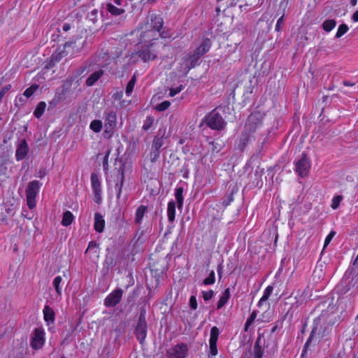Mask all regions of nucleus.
Masks as SVG:
<instances>
[{"mask_svg": "<svg viewBox=\"0 0 358 358\" xmlns=\"http://www.w3.org/2000/svg\"><path fill=\"white\" fill-rule=\"evenodd\" d=\"M199 59L194 52L187 54L181 59L179 63L178 71L186 76L191 69L194 68L199 64Z\"/></svg>", "mask_w": 358, "mask_h": 358, "instance_id": "423d86ee", "label": "nucleus"}, {"mask_svg": "<svg viewBox=\"0 0 358 358\" xmlns=\"http://www.w3.org/2000/svg\"><path fill=\"white\" fill-rule=\"evenodd\" d=\"M215 282V274L213 271H211L209 275L205 278L202 282L204 285H210L214 284Z\"/></svg>", "mask_w": 358, "mask_h": 358, "instance_id": "a19ab883", "label": "nucleus"}, {"mask_svg": "<svg viewBox=\"0 0 358 358\" xmlns=\"http://www.w3.org/2000/svg\"><path fill=\"white\" fill-rule=\"evenodd\" d=\"M155 122V118L153 116L149 115L146 117V119L144 121L143 129L145 131L149 130L153 125Z\"/></svg>", "mask_w": 358, "mask_h": 358, "instance_id": "ea45409f", "label": "nucleus"}, {"mask_svg": "<svg viewBox=\"0 0 358 358\" xmlns=\"http://www.w3.org/2000/svg\"><path fill=\"white\" fill-rule=\"evenodd\" d=\"M122 97H123V92L122 91L116 92L112 96V98L114 101H121Z\"/></svg>", "mask_w": 358, "mask_h": 358, "instance_id": "13d9d810", "label": "nucleus"}, {"mask_svg": "<svg viewBox=\"0 0 358 358\" xmlns=\"http://www.w3.org/2000/svg\"><path fill=\"white\" fill-rule=\"evenodd\" d=\"M230 297V289L228 287L222 293L217 304V308L220 309L226 305Z\"/></svg>", "mask_w": 358, "mask_h": 358, "instance_id": "a878e982", "label": "nucleus"}, {"mask_svg": "<svg viewBox=\"0 0 358 358\" xmlns=\"http://www.w3.org/2000/svg\"><path fill=\"white\" fill-rule=\"evenodd\" d=\"M103 264L107 269L113 268L115 266L113 257L111 256H107L104 260Z\"/></svg>", "mask_w": 358, "mask_h": 358, "instance_id": "49530a36", "label": "nucleus"}, {"mask_svg": "<svg viewBox=\"0 0 358 358\" xmlns=\"http://www.w3.org/2000/svg\"><path fill=\"white\" fill-rule=\"evenodd\" d=\"M208 144L210 145V150L213 154L218 153L224 147L222 143L215 141H208Z\"/></svg>", "mask_w": 358, "mask_h": 358, "instance_id": "72a5a7b5", "label": "nucleus"}, {"mask_svg": "<svg viewBox=\"0 0 358 358\" xmlns=\"http://www.w3.org/2000/svg\"><path fill=\"white\" fill-rule=\"evenodd\" d=\"M358 286V275L346 272L336 289L338 294L344 295Z\"/></svg>", "mask_w": 358, "mask_h": 358, "instance_id": "20e7f679", "label": "nucleus"}, {"mask_svg": "<svg viewBox=\"0 0 358 358\" xmlns=\"http://www.w3.org/2000/svg\"><path fill=\"white\" fill-rule=\"evenodd\" d=\"M37 88L38 85H33L30 86L24 92V96H25L27 98H29L35 92Z\"/></svg>", "mask_w": 358, "mask_h": 358, "instance_id": "09e8293b", "label": "nucleus"}, {"mask_svg": "<svg viewBox=\"0 0 358 358\" xmlns=\"http://www.w3.org/2000/svg\"><path fill=\"white\" fill-rule=\"evenodd\" d=\"M123 290L122 289H116L108 294L104 299L103 304L106 307H115L117 305L122 297Z\"/></svg>", "mask_w": 358, "mask_h": 358, "instance_id": "ddd939ff", "label": "nucleus"}, {"mask_svg": "<svg viewBox=\"0 0 358 358\" xmlns=\"http://www.w3.org/2000/svg\"><path fill=\"white\" fill-rule=\"evenodd\" d=\"M205 122L208 127L217 131L223 129L226 125V122L222 115L215 110H212L205 117Z\"/></svg>", "mask_w": 358, "mask_h": 358, "instance_id": "0eeeda50", "label": "nucleus"}, {"mask_svg": "<svg viewBox=\"0 0 358 358\" xmlns=\"http://www.w3.org/2000/svg\"><path fill=\"white\" fill-rule=\"evenodd\" d=\"M117 180V182L116 183V185L115 186V189L117 192V198L120 199L121 194H122L124 182V171L123 169H119Z\"/></svg>", "mask_w": 358, "mask_h": 358, "instance_id": "aec40b11", "label": "nucleus"}, {"mask_svg": "<svg viewBox=\"0 0 358 358\" xmlns=\"http://www.w3.org/2000/svg\"><path fill=\"white\" fill-rule=\"evenodd\" d=\"M211 45V41L209 38H203L200 45L194 50V53L200 59L204 54L210 50Z\"/></svg>", "mask_w": 358, "mask_h": 358, "instance_id": "f3484780", "label": "nucleus"}, {"mask_svg": "<svg viewBox=\"0 0 358 358\" xmlns=\"http://www.w3.org/2000/svg\"><path fill=\"white\" fill-rule=\"evenodd\" d=\"M252 136V135L251 134L248 133V131L243 129L241 136L239 137L237 141V148L239 150H241V152L244 150L246 145L251 140Z\"/></svg>", "mask_w": 358, "mask_h": 358, "instance_id": "a211bd4d", "label": "nucleus"}, {"mask_svg": "<svg viewBox=\"0 0 358 358\" xmlns=\"http://www.w3.org/2000/svg\"><path fill=\"white\" fill-rule=\"evenodd\" d=\"M166 134L165 129H159L157 135L154 138L152 146L153 149L160 150L164 145V138Z\"/></svg>", "mask_w": 358, "mask_h": 358, "instance_id": "6ab92c4d", "label": "nucleus"}, {"mask_svg": "<svg viewBox=\"0 0 358 358\" xmlns=\"http://www.w3.org/2000/svg\"><path fill=\"white\" fill-rule=\"evenodd\" d=\"M164 47L165 44L163 42L145 43L138 50L137 55L143 62H149L156 59L159 50Z\"/></svg>", "mask_w": 358, "mask_h": 358, "instance_id": "f03ea898", "label": "nucleus"}, {"mask_svg": "<svg viewBox=\"0 0 358 358\" xmlns=\"http://www.w3.org/2000/svg\"><path fill=\"white\" fill-rule=\"evenodd\" d=\"M222 270H223V266L222 264H220L217 266V273H218V275L220 278L222 277Z\"/></svg>", "mask_w": 358, "mask_h": 358, "instance_id": "0e129e2a", "label": "nucleus"}, {"mask_svg": "<svg viewBox=\"0 0 358 358\" xmlns=\"http://www.w3.org/2000/svg\"><path fill=\"white\" fill-rule=\"evenodd\" d=\"M343 199V196H341V195H336V196H334L332 199L331 207L334 210L338 208V207L339 206L340 203L342 201Z\"/></svg>", "mask_w": 358, "mask_h": 358, "instance_id": "c03bdc74", "label": "nucleus"}, {"mask_svg": "<svg viewBox=\"0 0 358 358\" xmlns=\"http://www.w3.org/2000/svg\"><path fill=\"white\" fill-rule=\"evenodd\" d=\"M29 150L28 143L26 139L20 141L15 151V158L17 161H21L25 158Z\"/></svg>", "mask_w": 358, "mask_h": 358, "instance_id": "dca6fc26", "label": "nucleus"}, {"mask_svg": "<svg viewBox=\"0 0 358 358\" xmlns=\"http://www.w3.org/2000/svg\"><path fill=\"white\" fill-rule=\"evenodd\" d=\"M350 3L354 6L357 3V0H350Z\"/></svg>", "mask_w": 358, "mask_h": 358, "instance_id": "774afa93", "label": "nucleus"}, {"mask_svg": "<svg viewBox=\"0 0 358 358\" xmlns=\"http://www.w3.org/2000/svg\"><path fill=\"white\" fill-rule=\"evenodd\" d=\"M69 29H70V25H69V24H64L63 25V29H64V31H66L69 30Z\"/></svg>", "mask_w": 358, "mask_h": 358, "instance_id": "338daca9", "label": "nucleus"}, {"mask_svg": "<svg viewBox=\"0 0 358 358\" xmlns=\"http://www.w3.org/2000/svg\"><path fill=\"white\" fill-rule=\"evenodd\" d=\"M104 131L103 133L105 138H110L117 126V113L113 110H106L103 112Z\"/></svg>", "mask_w": 358, "mask_h": 358, "instance_id": "7ed1b4c3", "label": "nucleus"}, {"mask_svg": "<svg viewBox=\"0 0 358 358\" xmlns=\"http://www.w3.org/2000/svg\"><path fill=\"white\" fill-rule=\"evenodd\" d=\"M220 334V330L217 327H213L210 329V336L209 339V343L217 344V339Z\"/></svg>", "mask_w": 358, "mask_h": 358, "instance_id": "473e14b6", "label": "nucleus"}, {"mask_svg": "<svg viewBox=\"0 0 358 358\" xmlns=\"http://www.w3.org/2000/svg\"><path fill=\"white\" fill-rule=\"evenodd\" d=\"M92 188L94 194V201L97 203L101 201V186L98 176L92 173L90 176Z\"/></svg>", "mask_w": 358, "mask_h": 358, "instance_id": "2eb2a0df", "label": "nucleus"}, {"mask_svg": "<svg viewBox=\"0 0 358 358\" xmlns=\"http://www.w3.org/2000/svg\"><path fill=\"white\" fill-rule=\"evenodd\" d=\"M73 218V215L71 211H65L63 214L62 224L65 227L70 225L72 223Z\"/></svg>", "mask_w": 358, "mask_h": 358, "instance_id": "c85d7f7f", "label": "nucleus"}, {"mask_svg": "<svg viewBox=\"0 0 358 358\" xmlns=\"http://www.w3.org/2000/svg\"><path fill=\"white\" fill-rule=\"evenodd\" d=\"M103 74L101 69L93 72L87 79L86 85L87 86H92Z\"/></svg>", "mask_w": 358, "mask_h": 358, "instance_id": "b1692460", "label": "nucleus"}, {"mask_svg": "<svg viewBox=\"0 0 358 358\" xmlns=\"http://www.w3.org/2000/svg\"><path fill=\"white\" fill-rule=\"evenodd\" d=\"M353 22H358V10L355 11L351 17Z\"/></svg>", "mask_w": 358, "mask_h": 358, "instance_id": "e2e57ef3", "label": "nucleus"}, {"mask_svg": "<svg viewBox=\"0 0 358 358\" xmlns=\"http://www.w3.org/2000/svg\"><path fill=\"white\" fill-rule=\"evenodd\" d=\"M348 29H349V28H348V25L345 24H342L339 25L335 37L336 38H341L345 33H347Z\"/></svg>", "mask_w": 358, "mask_h": 358, "instance_id": "79ce46f5", "label": "nucleus"}, {"mask_svg": "<svg viewBox=\"0 0 358 358\" xmlns=\"http://www.w3.org/2000/svg\"><path fill=\"white\" fill-rule=\"evenodd\" d=\"M62 281V278L61 276H56L52 282L53 287L59 296L62 295V287L60 286Z\"/></svg>", "mask_w": 358, "mask_h": 358, "instance_id": "58836bf2", "label": "nucleus"}, {"mask_svg": "<svg viewBox=\"0 0 358 358\" xmlns=\"http://www.w3.org/2000/svg\"><path fill=\"white\" fill-rule=\"evenodd\" d=\"M90 128L95 133H99L103 128V122L100 120H94L91 122Z\"/></svg>", "mask_w": 358, "mask_h": 358, "instance_id": "2f4dec72", "label": "nucleus"}, {"mask_svg": "<svg viewBox=\"0 0 358 358\" xmlns=\"http://www.w3.org/2000/svg\"><path fill=\"white\" fill-rule=\"evenodd\" d=\"M343 85L347 87H352L355 85V83L348 80H344Z\"/></svg>", "mask_w": 358, "mask_h": 358, "instance_id": "69168bd1", "label": "nucleus"}, {"mask_svg": "<svg viewBox=\"0 0 358 358\" xmlns=\"http://www.w3.org/2000/svg\"><path fill=\"white\" fill-rule=\"evenodd\" d=\"M214 292L212 289H210L208 291H202V296L204 299V301H207L213 298L214 296Z\"/></svg>", "mask_w": 358, "mask_h": 358, "instance_id": "603ef678", "label": "nucleus"}, {"mask_svg": "<svg viewBox=\"0 0 358 358\" xmlns=\"http://www.w3.org/2000/svg\"><path fill=\"white\" fill-rule=\"evenodd\" d=\"M75 46V42L73 41H67L66 42L63 47H59L56 51L52 55L49 61V66L52 67L55 64L61 61V59L69 54V49L73 48Z\"/></svg>", "mask_w": 358, "mask_h": 358, "instance_id": "6e6552de", "label": "nucleus"}, {"mask_svg": "<svg viewBox=\"0 0 358 358\" xmlns=\"http://www.w3.org/2000/svg\"><path fill=\"white\" fill-rule=\"evenodd\" d=\"M136 76H133L132 78H131V80L128 82L127 87H126L125 93H126L127 96H130L131 94V93L134 90L135 84H136Z\"/></svg>", "mask_w": 358, "mask_h": 358, "instance_id": "4c0bfd02", "label": "nucleus"}, {"mask_svg": "<svg viewBox=\"0 0 358 358\" xmlns=\"http://www.w3.org/2000/svg\"><path fill=\"white\" fill-rule=\"evenodd\" d=\"M167 216L170 222H173L176 217V202L173 200L168 203Z\"/></svg>", "mask_w": 358, "mask_h": 358, "instance_id": "cd10ccee", "label": "nucleus"}, {"mask_svg": "<svg viewBox=\"0 0 358 358\" xmlns=\"http://www.w3.org/2000/svg\"><path fill=\"white\" fill-rule=\"evenodd\" d=\"M284 23V15H282L277 21V23L275 24V31H280L281 30V27Z\"/></svg>", "mask_w": 358, "mask_h": 358, "instance_id": "4d7b16f0", "label": "nucleus"}, {"mask_svg": "<svg viewBox=\"0 0 358 358\" xmlns=\"http://www.w3.org/2000/svg\"><path fill=\"white\" fill-rule=\"evenodd\" d=\"M160 155V150H155L152 148V146L151 147V151H150V161L151 162L154 163L155 162Z\"/></svg>", "mask_w": 358, "mask_h": 358, "instance_id": "de8ad7c7", "label": "nucleus"}, {"mask_svg": "<svg viewBox=\"0 0 358 358\" xmlns=\"http://www.w3.org/2000/svg\"><path fill=\"white\" fill-rule=\"evenodd\" d=\"M210 356L209 358H215L214 357L217 354V344L209 343Z\"/></svg>", "mask_w": 358, "mask_h": 358, "instance_id": "3c124183", "label": "nucleus"}, {"mask_svg": "<svg viewBox=\"0 0 358 358\" xmlns=\"http://www.w3.org/2000/svg\"><path fill=\"white\" fill-rule=\"evenodd\" d=\"M43 317L44 320L48 324L54 323L55 321V312L53 309L49 306H45L43 308Z\"/></svg>", "mask_w": 358, "mask_h": 358, "instance_id": "4be33fe9", "label": "nucleus"}, {"mask_svg": "<svg viewBox=\"0 0 358 358\" xmlns=\"http://www.w3.org/2000/svg\"><path fill=\"white\" fill-rule=\"evenodd\" d=\"M109 155H110V150H108L106 155L104 156L103 161V165L104 169H106V166H108Z\"/></svg>", "mask_w": 358, "mask_h": 358, "instance_id": "052dcab7", "label": "nucleus"}, {"mask_svg": "<svg viewBox=\"0 0 358 358\" xmlns=\"http://www.w3.org/2000/svg\"><path fill=\"white\" fill-rule=\"evenodd\" d=\"M98 249V245L94 241H90L88 244V247L85 251V253H92L95 256H97L99 253Z\"/></svg>", "mask_w": 358, "mask_h": 358, "instance_id": "e433bc0d", "label": "nucleus"}, {"mask_svg": "<svg viewBox=\"0 0 358 358\" xmlns=\"http://www.w3.org/2000/svg\"><path fill=\"white\" fill-rule=\"evenodd\" d=\"M259 339L256 341L254 345V358H262L264 350L259 344Z\"/></svg>", "mask_w": 358, "mask_h": 358, "instance_id": "c9c22d12", "label": "nucleus"}, {"mask_svg": "<svg viewBox=\"0 0 358 358\" xmlns=\"http://www.w3.org/2000/svg\"><path fill=\"white\" fill-rule=\"evenodd\" d=\"M44 335L45 333L43 329L36 328L34 329L31 342L32 348L38 350L43 346L45 342Z\"/></svg>", "mask_w": 358, "mask_h": 358, "instance_id": "4468645a", "label": "nucleus"}, {"mask_svg": "<svg viewBox=\"0 0 358 358\" xmlns=\"http://www.w3.org/2000/svg\"><path fill=\"white\" fill-rule=\"evenodd\" d=\"M336 24V21L334 19L326 20L322 23V28L325 31L329 32L335 28Z\"/></svg>", "mask_w": 358, "mask_h": 358, "instance_id": "c756f323", "label": "nucleus"}, {"mask_svg": "<svg viewBox=\"0 0 358 358\" xmlns=\"http://www.w3.org/2000/svg\"><path fill=\"white\" fill-rule=\"evenodd\" d=\"M273 287L271 285L268 286L264 289L263 296H262V298L260 299V300L258 303L259 306H261L264 301H266L269 298V296L271 295V294L273 292Z\"/></svg>", "mask_w": 358, "mask_h": 358, "instance_id": "f704fd0d", "label": "nucleus"}, {"mask_svg": "<svg viewBox=\"0 0 358 358\" xmlns=\"http://www.w3.org/2000/svg\"><path fill=\"white\" fill-rule=\"evenodd\" d=\"M187 354V345L181 343L169 348L166 352V357L167 358H186Z\"/></svg>", "mask_w": 358, "mask_h": 358, "instance_id": "f8f14e48", "label": "nucleus"}, {"mask_svg": "<svg viewBox=\"0 0 358 358\" xmlns=\"http://www.w3.org/2000/svg\"><path fill=\"white\" fill-rule=\"evenodd\" d=\"M146 312L141 310L138 315V322L135 329V335L141 344H143L147 336V322L145 320Z\"/></svg>", "mask_w": 358, "mask_h": 358, "instance_id": "1a4fd4ad", "label": "nucleus"}, {"mask_svg": "<svg viewBox=\"0 0 358 358\" xmlns=\"http://www.w3.org/2000/svg\"><path fill=\"white\" fill-rule=\"evenodd\" d=\"M10 85L4 86L0 91V101L1 99L5 96L6 93L10 89Z\"/></svg>", "mask_w": 358, "mask_h": 358, "instance_id": "bf43d9fd", "label": "nucleus"}, {"mask_svg": "<svg viewBox=\"0 0 358 358\" xmlns=\"http://www.w3.org/2000/svg\"><path fill=\"white\" fill-rule=\"evenodd\" d=\"M262 115L259 113H253L250 115L245 122L244 130L252 135L262 125Z\"/></svg>", "mask_w": 358, "mask_h": 358, "instance_id": "9b49d317", "label": "nucleus"}, {"mask_svg": "<svg viewBox=\"0 0 358 358\" xmlns=\"http://www.w3.org/2000/svg\"><path fill=\"white\" fill-rule=\"evenodd\" d=\"M189 303L192 309L196 310L197 308V301L196 296L192 295L190 296Z\"/></svg>", "mask_w": 358, "mask_h": 358, "instance_id": "5fc2aeb1", "label": "nucleus"}, {"mask_svg": "<svg viewBox=\"0 0 358 358\" xmlns=\"http://www.w3.org/2000/svg\"><path fill=\"white\" fill-rule=\"evenodd\" d=\"M113 3L120 8H124L125 6L126 0H113Z\"/></svg>", "mask_w": 358, "mask_h": 358, "instance_id": "680f3d73", "label": "nucleus"}, {"mask_svg": "<svg viewBox=\"0 0 358 358\" xmlns=\"http://www.w3.org/2000/svg\"><path fill=\"white\" fill-rule=\"evenodd\" d=\"M182 89V85L177 87L176 88H171L169 90V96H174L177 94H178Z\"/></svg>", "mask_w": 358, "mask_h": 358, "instance_id": "6e6d98bb", "label": "nucleus"}, {"mask_svg": "<svg viewBox=\"0 0 358 358\" xmlns=\"http://www.w3.org/2000/svg\"><path fill=\"white\" fill-rule=\"evenodd\" d=\"M148 207L145 206H140L136 210L135 213V223L137 224H141L143 221V218L145 214L147 213Z\"/></svg>", "mask_w": 358, "mask_h": 358, "instance_id": "5701e85b", "label": "nucleus"}, {"mask_svg": "<svg viewBox=\"0 0 358 358\" xmlns=\"http://www.w3.org/2000/svg\"><path fill=\"white\" fill-rule=\"evenodd\" d=\"M42 183L38 180H32L29 182L26 188L27 204L29 209H33L36 206V197L38 195L39 190Z\"/></svg>", "mask_w": 358, "mask_h": 358, "instance_id": "39448f33", "label": "nucleus"}, {"mask_svg": "<svg viewBox=\"0 0 358 358\" xmlns=\"http://www.w3.org/2000/svg\"><path fill=\"white\" fill-rule=\"evenodd\" d=\"M105 227V220L99 213H95L94 214V228L96 232L101 233L103 231Z\"/></svg>", "mask_w": 358, "mask_h": 358, "instance_id": "412c9836", "label": "nucleus"}, {"mask_svg": "<svg viewBox=\"0 0 358 358\" xmlns=\"http://www.w3.org/2000/svg\"><path fill=\"white\" fill-rule=\"evenodd\" d=\"M106 10L114 16H119L125 13L124 8L117 7L110 3L106 4Z\"/></svg>", "mask_w": 358, "mask_h": 358, "instance_id": "393cba45", "label": "nucleus"}, {"mask_svg": "<svg viewBox=\"0 0 358 358\" xmlns=\"http://www.w3.org/2000/svg\"><path fill=\"white\" fill-rule=\"evenodd\" d=\"M163 24V19L159 15H152L150 22L142 28L140 34V42L142 43H150L157 42V41L159 38H170L171 36L162 30Z\"/></svg>", "mask_w": 358, "mask_h": 358, "instance_id": "f257e3e1", "label": "nucleus"}, {"mask_svg": "<svg viewBox=\"0 0 358 358\" xmlns=\"http://www.w3.org/2000/svg\"><path fill=\"white\" fill-rule=\"evenodd\" d=\"M171 105V103L169 101H164L160 103L159 104H157L156 106V109L158 111H164L166 110Z\"/></svg>", "mask_w": 358, "mask_h": 358, "instance_id": "8fccbe9b", "label": "nucleus"}, {"mask_svg": "<svg viewBox=\"0 0 358 358\" xmlns=\"http://www.w3.org/2000/svg\"><path fill=\"white\" fill-rule=\"evenodd\" d=\"M183 192H184V189L182 187L178 186L175 189L174 195H175L176 200L177 201L178 209H181L183 206V200H184Z\"/></svg>", "mask_w": 358, "mask_h": 358, "instance_id": "bb28decb", "label": "nucleus"}, {"mask_svg": "<svg viewBox=\"0 0 358 358\" xmlns=\"http://www.w3.org/2000/svg\"><path fill=\"white\" fill-rule=\"evenodd\" d=\"M315 331H316V327H314L312 329V331L310 332V334L308 340L306 341V343H305V345L303 346V351H302L301 356H304L305 353L306 352L307 348H308L309 345L311 343V341H312V339L313 338V336H314V334H315Z\"/></svg>", "mask_w": 358, "mask_h": 358, "instance_id": "37998d69", "label": "nucleus"}, {"mask_svg": "<svg viewBox=\"0 0 358 358\" xmlns=\"http://www.w3.org/2000/svg\"><path fill=\"white\" fill-rule=\"evenodd\" d=\"M46 103L44 101H41L38 103L36 109L34 110V115L36 118H40L45 112Z\"/></svg>", "mask_w": 358, "mask_h": 358, "instance_id": "7c9ffc66", "label": "nucleus"}, {"mask_svg": "<svg viewBox=\"0 0 358 358\" xmlns=\"http://www.w3.org/2000/svg\"><path fill=\"white\" fill-rule=\"evenodd\" d=\"M256 317H257V312L253 311L245 322V331H248V327L254 322Z\"/></svg>", "mask_w": 358, "mask_h": 358, "instance_id": "a18cd8bd", "label": "nucleus"}, {"mask_svg": "<svg viewBox=\"0 0 358 358\" xmlns=\"http://www.w3.org/2000/svg\"><path fill=\"white\" fill-rule=\"evenodd\" d=\"M295 171L301 177L306 176L310 171L311 163L306 153L303 152L301 157L294 162Z\"/></svg>", "mask_w": 358, "mask_h": 358, "instance_id": "9d476101", "label": "nucleus"}, {"mask_svg": "<svg viewBox=\"0 0 358 358\" xmlns=\"http://www.w3.org/2000/svg\"><path fill=\"white\" fill-rule=\"evenodd\" d=\"M336 234V232L334 231H331L328 235L325 238V241H324V247H323V250H324L325 248L327 247V245L330 243V242L331 241L332 238L334 237Z\"/></svg>", "mask_w": 358, "mask_h": 358, "instance_id": "864d4df0", "label": "nucleus"}]
</instances>
